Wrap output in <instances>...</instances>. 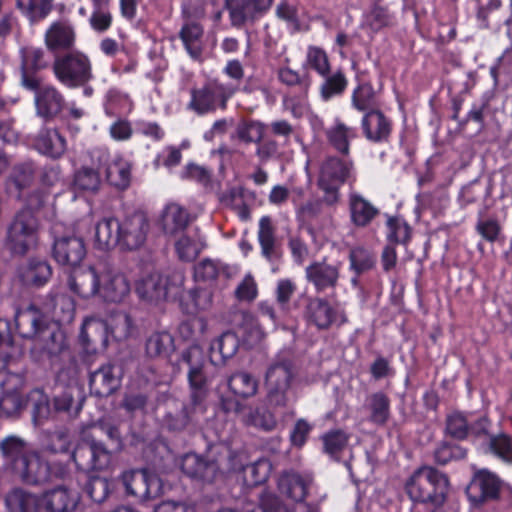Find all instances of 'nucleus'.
<instances>
[{
  "label": "nucleus",
  "mask_w": 512,
  "mask_h": 512,
  "mask_svg": "<svg viewBox=\"0 0 512 512\" xmlns=\"http://www.w3.org/2000/svg\"><path fill=\"white\" fill-rule=\"evenodd\" d=\"M3 466L18 481L31 487H39L68 474V468L59 461L50 462L25 439L8 435L0 440Z\"/></svg>",
  "instance_id": "f257e3e1"
},
{
  "label": "nucleus",
  "mask_w": 512,
  "mask_h": 512,
  "mask_svg": "<svg viewBox=\"0 0 512 512\" xmlns=\"http://www.w3.org/2000/svg\"><path fill=\"white\" fill-rule=\"evenodd\" d=\"M150 229V219L142 210L126 213L121 219L104 218L96 224L94 245L102 251L116 246L121 250H137L146 243Z\"/></svg>",
  "instance_id": "f03ea898"
},
{
  "label": "nucleus",
  "mask_w": 512,
  "mask_h": 512,
  "mask_svg": "<svg viewBox=\"0 0 512 512\" xmlns=\"http://www.w3.org/2000/svg\"><path fill=\"white\" fill-rule=\"evenodd\" d=\"M405 489L412 501L431 503L437 508L446 500L449 481L447 476L437 469L422 466L408 478Z\"/></svg>",
  "instance_id": "7ed1b4c3"
},
{
  "label": "nucleus",
  "mask_w": 512,
  "mask_h": 512,
  "mask_svg": "<svg viewBox=\"0 0 512 512\" xmlns=\"http://www.w3.org/2000/svg\"><path fill=\"white\" fill-rule=\"evenodd\" d=\"M40 222L36 214L20 209L7 227L6 248L14 255H25L37 244Z\"/></svg>",
  "instance_id": "20e7f679"
},
{
  "label": "nucleus",
  "mask_w": 512,
  "mask_h": 512,
  "mask_svg": "<svg viewBox=\"0 0 512 512\" xmlns=\"http://www.w3.org/2000/svg\"><path fill=\"white\" fill-rule=\"evenodd\" d=\"M52 68L56 79L68 88L85 86L93 78L89 57L77 50L57 56Z\"/></svg>",
  "instance_id": "39448f33"
},
{
  "label": "nucleus",
  "mask_w": 512,
  "mask_h": 512,
  "mask_svg": "<svg viewBox=\"0 0 512 512\" xmlns=\"http://www.w3.org/2000/svg\"><path fill=\"white\" fill-rule=\"evenodd\" d=\"M183 282L184 276L180 272H174L170 276L153 272L139 280L136 293L147 303L157 305L171 297L179 296Z\"/></svg>",
  "instance_id": "423d86ee"
},
{
  "label": "nucleus",
  "mask_w": 512,
  "mask_h": 512,
  "mask_svg": "<svg viewBox=\"0 0 512 512\" xmlns=\"http://www.w3.org/2000/svg\"><path fill=\"white\" fill-rule=\"evenodd\" d=\"M353 175V162L336 156L327 157L320 166L318 187L324 192L323 202L335 205L340 198L339 188Z\"/></svg>",
  "instance_id": "0eeeda50"
},
{
  "label": "nucleus",
  "mask_w": 512,
  "mask_h": 512,
  "mask_svg": "<svg viewBox=\"0 0 512 512\" xmlns=\"http://www.w3.org/2000/svg\"><path fill=\"white\" fill-rule=\"evenodd\" d=\"M295 377L293 364L283 359L273 362L265 374L266 400L272 408H285L289 402V390Z\"/></svg>",
  "instance_id": "6e6552de"
},
{
  "label": "nucleus",
  "mask_w": 512,
  "mask_h": 512,
  "mask_svg": "<svg viewBox=\"0 0 512 512\" xmlns=\"http://www.w3.org/2000/svg\"><path fill=\"white\" fill-rule=\"evenodd\" d=\"M236 90L237 88L231 84H224L218 80L209 81L203 87L191 90L188 108L200 115L214 112L217 108L224 110L227 101Z\"/></svg>",
  "instance_id": "1a4fd4ad"
},
{
  "label": "nucleus",
  "mask_w": 512,
  "mask_h": 512,
  "mask_svg": "<svg viewBox=\"0 0 512 512\" xmlns=\"http://www.w3.org/2000/svg\"><path fill=\"white\" fill-rule=\"evenodd\" d=\"M77 468L82 471H103L112 464L113 454L95 438L82 439L71 454Z\"/></svg>",
  "instance_id": "9d476101"
},
{
  "label": "nucleus",
  "mask_w": 512,
  "mask_h": 512,
  "mask_svg": "<svg viewBox=\"0 0 512 512\" xmlns=\"http://www.w3.org/2000/svg\"><path fill=\"white\" fill-rule=\"evenodd\" d=\"M181 363L188 368L187 376L191 389V401L196 407L204 400L207 392V376L204 371L206 354L199 345H192L182 352Z\"/></svg>",
  "instance_id": "9b49d317"
},
{
  "label": "nucleus",
  "mask_w": 512,
  "mask_h": 512,
  "mask_svg": "<svg viewBox=\"0 0 512 512\" xmlns=\"http://www.w3.org/2000/svg\"><path fill=\"white\" fill-rule=\"evenodd\" d=\"M181 471L190 479L212 484L222 477L226 466L214 457H203L196 453H187L181 458Z\"/></svg>",
  "instance_id": "f8f14e48"
},
{
  "label": "nucleus",
  "mask_w": 512,
  "mask_h": 512,
  "mask_svg": "<svg viewBox=\"0 0 512 512\" xmlns=\"http://www.w3.org/2000/svg\"><path fill=\"white\" fill-rule=\"evenodd\" d=\"M24 87L35 91L36 114L47 120L54 119L63 109L65 100L62 93L50 84L41 85L38 78L24 77Z\"/></svg>",
  "instance_id": "ddd939ff"
},
{
  "label": "nucleus",
  "mask_w": 512,
  "mask_h": 512,
  "mask_svg": "<svg viewBox=\"0 0 512 512\" xmlns=\"http://www.w3.org/2000/svg\"><path fill=\"white\" fill-rule=\"evenodd\" d=\"M227 386L233 395H222L220 406L226 413H238L242 410V404L238 400L253 397L258 391V380L251 374L239 371L227 379Z\"/></svg>",
  "instance_id": "4468645a"
},
{
  "label": "nucleus",
  "mask_w": 512,
  "mask_h": 512,
  "mask_svg": "<svg viewBox=\"0 0 512 512\" xmlns=\"http://www.w3.org/2000/svg\"><path fill=\"white\" fill-rule=\"evenodd\" d=\"M121 482L127 494L147 501L160 495L161 480L155 474L143 469H131L121 474Z\"/></svg>",
  "instance_id": "2eb2a0df"
},
{
  "label": "nucleus",
  "mask_w": 512,
  "mask_h": 512,
  "mask_svg": "<svg viewBox=\"0 0 512 512\" xmlns=\"http://www.w3.org/2000/svg\"><path fill=\"white\" fill-rule=\"evenodd\" d=\"M33 340L31 354L37 361L53 363L67 348L64 333L55 325L47 324Z\"/></svg>",
  "instance_id": "dca6fc26"
},
{
  "label": "nucleus",
  "mask_w": 512,
  "mask_h": 512,
  "mask_svg": "<svg viewBox=\"0 0 512 512\" xmlns=\"http://www.w3.org/2000/svg\"><path fill=\"white\" fill-rule=\"evenodd\" d=\"M274 0H224L231 25L236 28L262 17L272 6Z\"/></svg>",
  "instance_id": "f3484780"
},
{
  "label": "nucleus",
  "mask_w": 512,
  "mask_h": 512,
  "mask_svg": "<svg viewBox=\"0 0 512 512\" xmlns=\"http://www.w3.org/2000/svg\"><path fill=\"white\" fill-rule=\"evenodd\" d=\"M104 263L76 269L69 277L70 289L80 297L90 299L99 296Z\"/></svg>",
  "instance_id": "a211bd4d"
},
{
  "label": "nucleus",
  "mask_w": 512,
  "mask_h": 512,
  "mask_svg": "<svg viewBox=\"0 0 512 512\" xmlns=\"http://www.w3.org/2000/svg\"><path fill=\"white\" fill-rule=\"evenodd\" d=\"M131 290L127 277L104 263L99 298L110 303H120L126 299Z\"/></svg>",
  "instance_id": "6ab92c4d"
},
{
  "label": "nucleus",
  "mask_w": 512,
  "mask_h": 512,
  "mask_svg": "<svg viewBox=\"0 0 512 512\" xmlns=\"http://www.w3.org/2000/svg\"><path fill=\"white\" fill-rule=\"evenodd\" d=\"M53 257L61 265L76 267L86 256V247L82 237L64 234L56 237L53 244Z\"/></svg>",
  "instance_id": "aec40b11"
},
{
  "label": "nucleus",
  "mask_w": 512,
  "mask_h": 512,
  "mask_svg": "<svg viewBox=\"0 0 512 512\" xmlns=\"http://www.w3.org/2000/svg\"><path fill=\"white\" fill-rule=\"evenodd\" d=\"M341 262L313 261L305 268V277L318 293L334 289L340 278Z\"/></svg>",
  "instance_id": "412c9836"
},
{
  "label": "nucleus",
  "mask_w": 512,
  "mask_h": 512,
  "mask_svg": "<svg viewBox=\"0 0 512 512\" xmlns=\"http://www.w3.org/2000/svg\"><path fill=\"white\" fill-rule=\"evenodd\" d=\"M92 158L98 167L105 166L106 179L112 186L124 190L130 185L131 166L126 160L121 157L110 160L108 152L104 150H95Z\"/></svg>",
  "instance_id": "4be33fe9"
},
{
  "label": "nucleus",
  "mask_w": 512,
  "mask_h": 512,
  "mask_svg": "<svg viewBox=\"0 0 512 512\" xmlns=\"http://www.w3.org/2000/svg\"><path fill=\"white\" fill-rule=\"evenodd\" d=\"M219 454L225 456L228 459L226 471L244 472V481L248 486L260 485L264 483L269 477L271 465L266 460H259L244 466L238 461V456L228 448H223Z\"/></svg>",
  "instance_id": "5701e85b"
},
{
  "label": "nucleus",
  "mask_w": 512,
  "mask_h": 512,
  "mask_svg": "<svg viewBox=\"0 0 512 512\" xmlns=\"http://www.w3.org/2000/svg\"><path fill=\"white\" fill-rule=\"evenodd\" d=\"M3 394L0 398V417H12L23 409L24 401L19 392L23 385L20 374H8L1 382Z\"/></svg>",
  "instance_id": "b1692460"
},
{
  "label": "nucleus",
  "mask_w": 512,
  "mask_h": 512,
  "mask_svg": "<svg viewBox=\"0 0 512 512\" xmlns=\"http://www.w3.org/2000/svg\"><path fill=\"white\" fill-rule=\"evenodd\" d=\"M90 390L98 397H107L120 386L119 369L110 363L102 365L90 374Z\"/></svg>",
  "instance_id": "393cba45"
},
{
  "label": "nucleus",
  "mask_w": 512,
  "mask_h": 512,
  "mask_svg": "<svg viewBox=\"0 0 512 512\" xmlns=\"http://www.w3.org/2000/svg\"><path fill=\"white\" fill-rule=\"evenodd\" d=\"M47 324L44 314L35 305H28L15 312L16 330L23 338L34 339Z\"/></svg>",
  "instance_id": "a878e982"
},
{
  "label": "nucleus",
  "mask_w": 512,
  "mask_h": 512,
  "mask_svg": "<svg viewBox=\"0 0 512 512\" xmlns=\"http://www.w3.org/2000/svg\"><path fill=\"white\" fill-rule=\"evenodd\" d=\"M75 40V30L67 21L52 23L45 33V45L52 52H69L73 48Z\"/></svg>",
  "instance_id": "bb28decb"
},
{
  "label": "nucleus",
  "mask_w": 512,
  "mask_h": 512,
  "mask_svg": "<svg viewBox=\"0 0 512 512\" xmlns=\"http://www.w3.org/2000/svg\"><path fill=\"white\" fill-rule=\"evenodd\" d=\"M7 512H40V497L22 487L10 489L4 496Z\"/></svg>",
  "instance_id": "cd10ccee"
},
{
  "label": "nucleus",
  "mask_w": 512,
  "mask_h": 512,
  "mask_svg": "<svg viewBox=\"0 0 512 512\" xmlns=\"http://www.w3.org/2000/svg\"><path fill=\"white\" fill-rule=\"evenodd\" d=\"M37 168L33 161H24L15 164L7 178L6 187L10 193L21 197L23 190L29 188L36 179Z\"/></svg>",
  "instance_id": "c85d7f7f"
},
{
  "label": "nucleus",
  "mask_w": 512,
  "mask_h": 512,
  "mask_svg": "<svg viewBox=\"0 0 512 512\" xmlns=\"http://www.w3.org/2000/svg\"><path fill=\"white\" fill-rule=\"evenodd\" d=\"M42 502L49 512H72L77 506L78 495L64 486H59L43 493Z\"/></svg>",
  "instance_id": "c756f323"
},
{
  "label": "nucleus",
  "mask_w": 512,
  "mask_h": 512,
  "mask_svg": "<svg viewBox=\"0 0 512 512\" xmlns=\"http://www.w3.org/2000/svg\"><path fill=\"white\" fill-rule=\"evenodd\" d=\"M362 129L368 140L382 142L390 135L391 122L380 110H371L362 119Z\"/></svg>",
  "instance_id": "7c9ffc66"
},
{
  "label": "nucleus",
  "mask_w": 512,
  "mask_h": 512,
  "mask_svg": "<svg viewBox=\"0 0 512 512\" xmlns=\"http://www.w3.org/2000/svg\"><path fill=\"white\" fill-rule=\"evenodd\" d=\"M335 316V310L324 298L309 299L304 311L307 321L322 330L328 329L332 325Z\"/></svg>",
  "instance_id": "2f4dec72"
},
{
  "label": "nucleus",
  "mask_w": 512,
  "mask_h": 512,
  "mask_svg": "<svg viewBox=\"0 0 512 512\" xmlns=\"http://www.w3.org/2000/svg\"><path fill=\"white\" fill-rule=\"evenodd\" d=\"M277 488L282 496L297 502L306 498L308 482L296 472L284 471L278 477Z\"/></svg>",
  "instance_id": "473e14b6"
},
{
  "label": "nucleus",
  "mask_w": 512,
  "mask_h": 512,
  "mask_svg": "<svg viewBox=\"0 0 512 512\" xmlns=\"http://www.w3.org/2000/svg\"><path fill=\"white\" fill-rule=\"evenodd\" d=\"M34 145L40 153L54 159L60 158L66 151L65 138L56 129L40 131Z\"/></svg>",
  "instance_id": "72a5a7b5"
},
{
  "label": "nucleus",
  "mask_w": 512,
  "mask_h": 512,
  "mask_svg": "<svg viewBox=\"0 0 512 512\" xmlns=\"http://www.w3.org/2000/svg\"><path fill=\"white\" fill-rule=\"evenodd\" d=\"M51 275L52 268L44 260L31 259L19 268V277L25 285L42 286Z\"/></svg>",
  "instance_id": "f704fd0d"
},
{
  "label": "nucleus",
  "mask_w": 512,
  "mask_h": 512,
  "mask_svg": "<svg viewBox=\"0 0 512 512\" xmlns=\"http://www.w3.org/2000/svg\"><path fill=\"white\" fill-rule=\"evenodd\" d=\"M500 481L496 475L487 470H481L476 475L469 488V493L475 490L480 493L479 497L470 495L475 502H481L498 497Z\"/></svg>",
  "instance_id": "c9c22d12"
},
{
  "label": "nucleus",
  "mask_w": 512,
  "mask_h": 512,
  "mask_svg": "<svg viewBox=\"0 0 512 512\" xmlns=\"http://www.w3.org/2000/svg\"><path fill=\"white\" fill-rule=\"evenodd\" d=\"M275 231L271 217H261L259 220L258 241L263 257L269 261L279 257V244L276 240Z\"/></svg>",
  "instance_id": "e433bc0d"
},
{
  "label": "nucleus",
  "mask_w": 512,
  "mask_h": 512,
  "mask_svg": "<svg viewBox=\"0 0 512 512\" xmlns=\"http://www.w3.org/2000/svg\"><path fill=\"white\" fill-rule=\"evenodd\" d=\"M349 208L352 222L359 227L367 226L379 213L374 205L357 193L349 195Z\"/></svg>",
  "instance_id": "4c0bfd02"
},
{
  "label": "nucleus",
  "mask_w": 512,
  "mask_h": 512,
  "mask_svg": "<svg viewBox=\"0 0 512 512\" xmlns=\"http://www.w3.org/2000/svg\"><path fill=\"white\" fill-rule=\"evenodd\" d=\"M326 136L329 144L340 154L347 156L350 152V141L356 138V130L340 120L327 129Z\"/></svg>",
  "instance_id": "58836bf2"
},
{
  "label": "nucleus",
  "mask_w": 512,
  "mask_h": 512,
  "mask_svg": "<svg viewBox=\"0 0 512 512\" xmlns=\"http://www.w3.org/2000/svg\"><path fill=\"white\" fill-rule=\"evenodd\" d=\"M203 27L197 22L185 23L179 33L186 51L195 60L201 58L203 51Z\"/></svg>",
  "instance_id": "ea45409f"
},
{
  "label": "nucleus",
  "mask_w": 512,
  "mask_h": 512,
  "mask_svg": "<svg viewBox=\"0 0 512 512\" xmlns=\"http://www.w3.org/2000/svg\"><path fill=\"white\" fill-rule=\"evenodd\" d=\"M191 222L187 210L176 203L166 206L162 215V224L165 233L176 234L184 230Z\"/></svg>",
  "instance_id": "a19ab883"
},
{
  "label": "nucleus",
  "mask_w": 512,
  "mask_h": 512,
  "mask_svg": "<svg viewBox=\"0 0 512 512\" xmlns=\"http://www.w3.org/2000/svg\"><path fill=\"white\" fill-rule=\"evenodd\" d=\"M174 350V339L167 332L153 333L145 344L146 355L149 358H166Z\"/></svg>",
  "instance_id": "79ce46f5"
},
{
  "label": "nucleus",
  "mask_w": 512,
  "mask_h": 512,
  "mask_svg": "<svg viewBox=\"0 0 512 512\" xmlns=\"http://www.w3.org/2000/svg\"><path fill=\"white\" fill-rule=\"evenodd\" d=\"M266 125L257 120H242L235 129L232 137L244 144L259 143L265 134Z\"/></svg>",
  "instance_id": "37998d69"
},
{
  "label": "nucleus",
  "mask_w": 512,
  "mask_h": 512,
  "mask_svg": "<svg viewBox=\"0 0 512 512\" xmlns=\"http://www.w3.org/2000/svg\"><path fill=\"white\" fill-rule=\"evenodd\" d=\"M102 181L97 169L83 166L79 168L73 178V186L81 192L96 193L101 187Z\"/></svg>",
  "instance_id": "c03bdc74"
},
{
  "label": "nucleus",
  "mask_w": 512,
  "mask_h": 512,
  "mask_svg": "<svg viewBox=\"0 0 512 512\" xmlns=\"http://www.w3.org/2000/svg\"><path fill=\"white\" fill-rule=\"evenodd\" d=\"M72 446V436L68 429L59 428L45 435V449L52 454L67 453Z\"/></svg>",
  "instance_id": "a18cd8bd"
},
{
  "label": "nucleus",
  "mask_w": 512,
  "mask_h": 512,
  "mask_svg": "<svg viewBox=\"0 0 512 512\" xmlns=\"http://www.w3.org/2000/svg\"><path fill=\"white\" fill-rule=\"evenodd\" d=\"M221 203L233 209L241 220L247 221L250 218V209L244 200V189L232 187L220 196Z\"/></svg>",
  "instance_id": "49530a36"
},
{
  "label": "nucleus",
  "mask_w": 512,
  "mask_h": 512,
  "mask_svg": "<svg viewBox=\"0 0 512 512\" xmlns=\"http://www.w3.org/2000/svg\"><path fill=\"white\" fill-rule=\"evenodd\" d=\"M47 66L44 59V51L38 48H26L22 50V85L24 86V77L36 78L30 72H35Z\"/></svg>",
  "instance_id": "de8ad7c7"
},
{
  "label": "nucleus",
  "mask_w": 512,
  "mask_h": 512,
  "mask_svg": "<svg viewBox=\"0 0 512 512\" xmlns=\"http://www.w3.org/2000/svg\"><path fill=\"white\" fill-rule=\"evenodd\" d=\"M324 452L335 460H339L346 449L349 436L343 430H332L322 436Z\"/></svg>",
  "instance_id": "09e8293b"
},
{
  "label": "nucleus",
  "mask_w": 512,
  "mask_h": 512,
  "mask_svg": "<svg viewBox=\"0 0 512 512\" xmlns=\"http://www.w3.org/2000/svg\"><path fill=\"white\" fill-rule=\"evenodd\" d=\"M368 408L370 410V420L379 425H383L390 415L389 398L382 392L372 394L368 398Z\"/></svg>",
  "instance_id": "8fccbe9b"
},
{
  "label": "nucleus",
  "mask_w": 512,
  "mask_h": 512,
  "mask_svg": "<svg viewBox=\"0 0 512 512\" xmlns=\"http://www.w3.org/2000/svg\"><path fill=\"white\" fill-rule=\"evenodd\" d=\"M350 269L357 276L374 268L376 263L375 255L364 247H355L349 253Z\"/></svg>",
  "instance_id": "3c124183"
},
{
  "label": "nucleus",
  "mask_w": 512,
  "mask_h": 512,
  "mask_svg": "<svg viewBox=\"0 0 512 512\" xmlns=\"http://www.w3.org/2000/svg\"><path fill=\"white\" fill-rule=\"evenodd\" d=\"M352 105L359 111L377 110L376 92L371 84L362 83L353 91Z\"/></svg>",
  "instance_id": "603ef678"
},
{
  "label": "nucleus",
  "mask_w": 512,
  "mask_h": 512,
  "mask_svg": "<svg viewBox=\"0 0 512 512\" xmlns=\"http://www.w3.org/2000/svg\"><path fill=\"white\" fill-rule=\"evenodd\" d=\"M16 3L32 22L44 19L52 9V0H16Z\"/></svg>",
  "instance_id": "864d4df0"
},
{
  "label": "nucleus",
  "mask_w": 512,
  "mask_h": 512,
  "mask_svg": "<svg viewBox=\"0 0 512 512\" xmlns=\"http://www.w3.org/2000/svg\"><path fill=\"white\" fill-rule=\"evenodd\" d=\"M240 341L238 336L231 331L224 332L217 340H215L210 350L212 353L218 351L223 360L232 358L238 351Z\"/></svg>",
  "instance_id": "5fc2aeb1"
},
{
  "label": "nucleus",
  "mask_w": 512,
  "mask_h": 512,
  "mask_svg": "<svg viewBox=\"0 0 512 512\" xmlns=\"http://www.w3.org/2000/svg\"><path fill=\"white\" fill-rule=\"evenodd\" d=\"M204 244L200 240H196L187 235L181 236L175 243V249L178 257L182 261H193L203 249Z\"/></svg>",
  "instance_id": "6e6d98bb"
},
{
  "label": "nucleus",
  "mask_w": 512,
  "mask_h": 512,
  "mask_svg": "<svg viewBox=\"0 0 512 512\" xmlns=\"http://www.w3.org/2000/svg\"><path fill=\"white\" fill-rule=\"evenodd\" d=\"M388 240L395 244H406L411 237L410 226L399 217H389L387 220Z\"/></svg>",
  "instance_id": "4d7b16f0"
},
{
  "label": "nucleus",
  "mask_w": 512,
  "mask_h": 512,
  "mask_svg": "<svg viewBox=\"0 0 512 512\" xmlns=\"http://www.w3.org/2000/svg\"><path fill=\"white\" fill-rule=\"evenodd\" d=\"M278 79L289 87H298L300 95L305 97L310 87V80L307 76H300L297 71L289 67H282L278 70Z\"/></svg>",
  "instance_id": "13d9d810"
},
{
  "label": "nucleus",
  "mask_w": 512,
  "mask_h": 512,
  "mask_svg": "<svg viewBox=\"0 0 512 512\" xmlns=\"http://www.w3.org/2000/svg\"><path fill=\"white\" fill-rule=\"evenodd\" d=\"M490 451L507 463H512V437L501 433L489 437Z\"/></svg>",
  "instance_id": "bf43d9fd"
},
{
  "label": "nucleus",
  "mask_w": 512,
  "mask_h": 512,
  "mask_svg": "<svg viewBox=\"0 0 512 512\" xmlns=\"http://www.w3.org/2000/svg\"><path fill=\"white\" fill-rule=\"evenodd\" d=\"M347 87V79L341 71L327 76L321 86L320 92L324 100H329L333 96L340 95Z\"/></svg>",
  "instance_id": "052dcab7"
},
{
  "label": "nucleus",
  "mask_w": 512,
  "mask_h": 512,
  "mask_svg": "<svg viewBox=\"0 0 512 512\" xmlns=\"http://www.w3.org/2000/svg\"><path fill=\"white\" fill-rule=\"evenodd\" d=\"M247 424L264 431H272L277 426V420L274 414L267 409L256 408L247 416Z\"/></svg>",
  "instance_id": "680f3d73"
},
{
  "label": "nucleus",
  "mask_w": 512,
  "mask_h": 512,
  "mask_svg": "<svg viewBox=\"0 0 512 512\" xmlns=\"http://www.w3.org/2000/svg\"><path fill=\"white\" fill-rule=\"evenodd\" d=\"M307 64L321 76H327L330 72V63L326 52L316 46H310L307 51Z\"/></svg>",
  "instance_id": "e2e57ef3"
},
{
  "label": "nucleus",
  "mask_w": 512,
  "mask_h": 512,
  "mask_svg": "<svg viewBox=\"0 0 512 512\" xmlns=\"http://www.w3.org/2000/svg\"><path fill=\"white\" fill-rule=\"evenodd\" d=\"M175 413L168 412L164 417V425L171 431H182L190 422L188 408L180 403Z\"/></svg>",
  "instance_id": "0e129e2a"
},
{
  "label": "nucleus",
  "mask_w": 512,
  "mask_h": 512,
  "mask_svg": "<svg viewBox=\"0 0 512 512\" xmlns=\"http://www.w3.org/2000/svg\"><path fill=\"white\" fill-rule=\"evenodd\" d=\"M297 286L291 279H280L275 288V299L283 311H288L289 303L295 294Z\"/></svg>",
  "instance_id": "69168bd1"
},
{
  "label": "nucleus",
  "mask_w": 512,
  "mask_h": 512,
  "mask_svg": "<svg viewBox=\"0 0 512 512\" xmlns=\"http://www.w3.org/2000/svg\"><path fill=\"white\" fill-rule=\"evenodd\" d=\"M86 492L96 503H102L109 495V482L103 477H92L86 485Z\"/></svg>",
  "instance_id": "338daca9"
},
{
  "label": "nucleus",
  "mask_w": 512,
  "mask_h": 512,
  "mask_svg": "<svg viewBox=\"0 0 512 512\" xmlns=\"http://www.w3.org/2000/svg\"><path fill=\"white\" fill-rule=\"evenodd\" d=\"M259 508L262 512H287V506L275 493L264 490L259 495Z\"/></svg>",
  "instance_id": "774afa93"
}]
</instances>
